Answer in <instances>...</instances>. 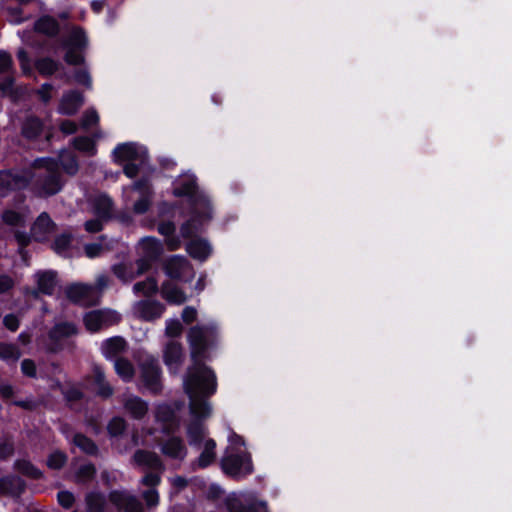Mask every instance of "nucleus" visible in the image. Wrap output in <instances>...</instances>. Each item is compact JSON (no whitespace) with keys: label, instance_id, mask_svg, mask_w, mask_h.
Wrapping results in <instances>:
<instances>
[{"label":"nucleus","instance_id":"nucleus-61","mask_svg":"<svg viewBox=\"0 0 512 512\" xmlns=\"http://www.w3.org/2000/svg\"><path fill=\"white\" fill-rule=\"evenodd\" d=\"M21 371L28 377H35L36 366L35 363L30 359H24L21 363Z\"/></svg>","mask_w":512,"mask_h":512},{"label":"nucleus","instance_id":"nucleus-11","mask_svg":"<svg viewBox=\"0 0 512 512\" xmlns=\"http://www.w3.org/2000/svg\"><path fill=\"white\" fill-rule=\"evenodd\" d=\"M35 288H26L25 294L38 298L40 294L51 296L58 286L57 273L53 270H39L33 275Z\"/></svg>","mask_w":512,"mask_h":512},{"label":"nucleus","instance_id":"nucleus-30","mask_svg":"<svg viewBox=\"0 0 512 512\" xmlns=\"http://www.w3.org/2000/svg\"><path fill=\"white\" fill-rule=\"evenodd\" d=\"M162 297L171 304H182L186 301L185 293L171 282H165L161 289Z\"/></svg>","mask_w":512,"mask_h":512},{"label":"nucleus","instance_id":"nucleus-51","mask_svg":"<svg viewBox=\"0 0 512 512\" xmlns=\"http://www.w3.org/2000/svg\"><path fill=\"white\" fill-rule=\"evenodd\" d=\"M141 496L148 508H154L159 504V493L156 488H148Z\"/></svg>","mask_w":512,"mask_h":512},{"label":"nucleus","instance_id":"nucleus-63","mask_svg":"<svg viewBox=\"0 0 512 512\" xmlns=\"http://www.w3.org/2000/svg\"><path fill=\"white\" fill-rule=\"evenodd\" d=\"M18 60L20 62L23 72L26 74L30 71L29 55L24 49H19L17 53Z\"/></svg>","mask_w":512,"mask_h":512},{"label":"nucleus","instance_id":"nucleus-46","mask_svg":"<svg viewBox=\"0 0 512 512\" xmlns=\"http://www.w3.org/2000/svg\"><path fill=\"white\" fill-rule=\"evenodd\" d=\"M59 64L50 58H42L36 62L40 74L50 76L58 70Z\"/></svg>","mask_w":512,"mask_h":512},{"label":"nucleus","instance_id":"nucleus-64","mask_svg":"<svg viewBox=\"0 0 512 512\" xmlns=\"http://www.w3.org/2000/svg\"><path fill=\"white\" fill-rule=\"evenodd\" d=\"M97 394L101 397L108 398L113 394L112 386L105 380L96 385Z\"/></svg>","mask_w":512,"mask_h":512},{"label":"nucleus","instance_id":"nucleus-22","mask_svg":"<svg viewBox=\"0 0 512 512\" xmlns=\"http://www.w3.org/2000/svg\"><path fill=\"white\" fill-rule=\"evenodd\" d=\"M133 462L144 471H164V465L157 454L145 450H137L133 456Z\"/></svg>","mask_w":512,"mask_h":512},{"label":"nucleus","instance_id":"nucleus-50","mask_svg":"<svg viewBox=\"0 0 512 512\" xmlns=\"http://www.w3.org/2000/svg\"><path fill=\"white\" fill-rule=\"evenodd\" d=\"M7 20L11 23L18 24L25 20L23 11L20 7H7L4 10Z\"/></svg>","mask_w":512,"mask_h":512},{"label":"nucleus","instance_id":"nucleus-32","mask_svg":"<svg viewBox=\"0 0 512 512\" xmlns=\"http://www.w3.org/2000/svg\"><path fill=\"white\" fill-rule=\"evenodd\" d=\"M158 232L167 238L166 243L170 250H176L180 247L179 239L173 236L175 232V225L173 222L167 221L160 223L158 225Z\"/></svg>","mask_w":512,"mask_h":512},{"label":"nucleus","instance_id":"nucleus-26","mask_svg":"<svg viewBox=\"0 0 512 512\" xmlns=\"http://www.w3.org/2000/svg\"><path fill=\"white\" fill-rule=\"evenodd\" d=\"M77 328L73 323L61 322L56 324L50 331L49 337L53 342V350L60 348V343L66 338L75 335Z\"/></svg>","mask_w":512,"mask_h":512},{"label":"nucleus","instance_id":"nucleus-2","mask_svg":"<svg viewBox=\"0 0 512 512\" xmlns=\"http://www.w3.org/2000/svg\"><path fill=\"white\" fill-rule=\"evenodd\" d=\"M34 168V173L0 171V195H5L10 190L23 189L33 179L34 190L39 196L54 195L61 190L63 181L58 161L51 158L36 159Z\"/></svg>","mask_w":512,"mask_h":512},{"label":"nucleus","instance_id":"nucleus-15","mask_svg":"<svg viewBox=\"0 0 512 512\" xmlns=\"http://www.w3.org/2000/svg\"><path fill=\"white\" fill-rule=\"evenodd\" d=\"M66 295L71 301L80 305H92L98 301L96 289L90 284H71L66 288Z\"/></svg>","mask_w":512,"mask_h":512},{"label":"nucleus","instance_id":"nucleus-56","mask_svg":"<svg viewBox=\"0 0 512 512\" xmlns=\"http://www.w3.org/2000/svg\"><path fill=\"white\" fill-rule=\"evenodd\" d=\"M166 334L170 337H175L181 334L182 325L178 319H170L166 321Z\"/></svg>","mask_w":512,"mask_h":512},{"label":"nucleus","instance_id":"nucleus-9","mask_svg":"<svg viewBox=\"0 0 512 512\" xmlns=\"http://www.w3.org/2000/svg\"><path fill=\"white\" fill-rule=\"evenodd\" d=\"M136 250L139 255V259L136 262L138 267L137 274L141 275L150 267L151 262L157 260L162 254L163 245L157 238L147 236L138 242Z\"/></svg>","mask_w":512,"mask_h":512},{"label":"nucleus","instance_id":"nucleus-25","mask_svg":"<svg viewBox=\"0 0 512 512\" xmlns=\"http://www.w3.org/2000/svg\"><path fill=\"white\" fill-rule=\"evenodd\" d=\"M54 223L47 213L38 216L31 228V235L36 241H45L54 231Z\"/></svg>","mask_w":512,"mask_h":512},{"label":"nucleus","instance_id":"nucleus-36","mask_svg":"<svg viewBox=\"0 0 512 512\" xmlns=\"http://www.w3.org/2000/svg\"><path fill=\"white\" fill-rule=\"evenodd\" d=\"M58 161L67 174L74 175L78 171V162L71 152L62 151L59 154Z\"/></svg>","mask_w":512,"mask_h":512},{"label":"nucleus","instance_id":"nucleus-27","mask_svg":"<svg viewBox=\"0 0 512 512\" xmlns=\"http://www.w3.org/2000/svg\"><path fill=\"white\" fill-rule=\"evenodd\" d=\"M83 96L81 93L77 91H70L63 95L58 111L61 114L72 115L77 112V110L83 104Z\"/></svg>","mask_w":512,"mask_h":512},{"label":"nucleus","instance_id":"nucleus-58","mask_svg":"<svg viewBox=\"0 0 512 512\" xmlns=\"http://www.w3.org/2000/svg\"><path fill=\"white\" fill-rule=\"evenodd\" d=\"M62 392L68 402L77 401L82 397V392L77 386L62 388Z\"/></svg>","mask_w":512,"mask_h":512},{"label":"nucleus","instance_id":"nucleus-45","mask_svg":"<svg viewBox=\"0 0 512 512\" xmlns=\"http://www.w3.org/2000/svg\"><path fill=\"white\" fill-rule=\"evenodd\" d=\"M70 243L71 235L61 234L55 239L53 243V249L57 254L67 257L69 256Z\"/></svg>","mask_w":512,"mask_h":512},{"label":"nucleus","instance_id":"nucleus-41","mask_svg":"<svg viewBox=\"0 0 512 512\" xmlns=\"http://www.w3.org/2000/svg\"><path fill=\"white\" fill-rule=\"evenodd\" d=\"M73 444L86 454L94 455L97 452L95 443L82 434H75L72 437Z\"/></svg>","mask_w":512,"mask_h":512},{"label":"nucleus","instance_id":"nucleus-10","mask_svg":"<svg viewBox=\"0 0 512 512\" xmlns=\"http://www.w3.org/2000/svg\"><path fill=\"white\" fill-rule=\"evenodd\" d=\"M229 512H267L266 503L259 502L250 493L231 494L225 500Z\"/></svg>","mask_w":512,"mask_h":512},{"label":"nucleus","instance_id":"nucleus-40","mask_svg":"<svg viewBox=\"0 0 512 512\" xmlns=\"http://www.w3.org/2000/svg\"><path fill=\"white\" fill-rule=\"evenodd\" d=\"M14 466L18 472L22 473L27 477L33 479H39L42 477V472L27 460H17Z\"/></svg>","mask_w":512,"mask_h":512},{"label":"nucleus","instance_id":"nucleus-62","mask_svg":"<svg viewBox=\"0 0 512 512\" xmlns=\"http://www.w3.org/2000/svg\"><path fill=\"white\" fill-rule=\"evenodd\" d=\"M15 238L20 246L19 253L22 255V258L25 259L24 247L29 243L30 237L25 232L17 231Z\"/></svg>","mask_w":512,"mask_h":512},{"label":"nucleus","instance_id":"nucleus-16","mask_svg":"<svg viewBox=\"0 0 512 512\" xmlns=\"http://www.w3.org/2000/svg\"><path fill=\"white\" fill-rule=\"evenodd\" d=\"M110 502L124 512H144V507L138 498L126 490H114L109 494Z\"/></svg>","mask_w":512,"mask_h":512},{"label":"nucleus","instance_id":"nucleus-28","mask_svg":"<svg viewBox=\"0 0 512 512\" xmlns=\"http://www.w3.org/2000/svg\"><path fill=\"white\" fill-rule=\"evenodd\" d=\"M25 484L20 477L5 476L0 478V496H19L24 490Z\"/></svg>","mask_w":512,"mask_h":512},{"label":"nucleus","instance_id":"nucleus-5","mask_svg":"<svg viewBox=\"0 0 512 512\" xmlns=\"http://www.w3.org/2000/svg\"><path fill=\"white\" fill-rule=\"evenodd\" d=\"M221 466L226 474L235 478H241L252 473L251 456L247 452L241 436L231 433L228 438V446L221 460Z\"/></svg>","mask_w":512,"mask_h":512},{"label":"nucleus","instance_id":"nucleus-21","mask_svg":"<svg viewBox=\"0 0 512 512\" xmlns=\"http://www.w3.org/2000/svg\"><path fill=\"white\" fill-rule=\"evenodd\" d=\"M125 412L134 419H142L148 412V403L139 396L125 394L122 398Z\"/></svg>","mask_w":512,"mask_h":512},{"label":"nucleus","instance_id":"nucleus-53","mask_svg":"<svg viewBox=\"0 0 512 512\" xmlns=\"http://www.w3.org/2000/svg\"><path fill=\"white\" fill-rule=\"evenodd\" d=\"M57 499L59 504L66 509L71 508L75 502L74 494L67 490L59 491L57 494Z\"/></svg>","mask_w":512,"mask_h":512},{"label":"nucleus","instance_id":"nucleus-24","mask_svg":"<svg viewBox=\"0 0 512 512\" xmlns=\"http://www.w3.org/2000/svg\"><path fill=\"white\" fill-rule=\"evenodd\" d=\"M183 361L182 346L175 342H169L164 350V362L171 373H177Z\"/></svg>","mask_w":512,"mask_h":512},{"label":"nucleus","instance_id":"nucleus-18","mask_svg":"<svg viewBox=\"0 0 512 512\" xmlns=\"http://www.w3.org/2000/svg\"><path fill=\"white\" fill-rule=\"evenodd\" d=\"M164 310V305L155 300H140L133 305L134 315L144 321L160 318Z\"/></svg>","mask_w":512,"mask_h":512},{"label":"nucleus","instance_id":"nucleus-14","mask_svg":"<svg viewBox=\"0 0 512 512\" xmlns=\"http://www.w3.org/2000/svg\"><path fill=\"white\" fill-rule=\"evenodd\" d=\"M164 270L168 277L183 282L190 281L194 276L193 268L184 256L175 255L167 259Z\"/></svg>","mask_w":512,"mask_h":512},{"label":"nucleus","instance_id":"nucleus-38","mask_svg":"<svg viewBox=\"0 0 512 512\" xmlns=\"http://www.w3.org/2000/svg\"><path fill=\"white\" fill-rule=\"evenodd\" d=\"M106 237L101 236L98 241L88 243L84 246L85 255L88 258H96L101 256L106 250H109L108 245L105 243Z\"/></svg>","mask_w":512,"mask_h":512},{"label":"nucleus","instance_id":"nucleus-47","mask_svg":"<svg viewBox=\"0 0 512 512\" xmlns=\"http://www.w3.org/2000/svg\"><path fill=\"white\" fill-rule=\"evenodd\" d=\"M164 471L148 470L141 478L140 484L148 488H156L161 483V475Z\"/></svg>","mask_w":512,"mask_h":512},{"label":"nucleus","instance_id":"nucleus-17","mask_svg":"<svg viewBox=\"0 0 512 512\" xmlns=\"http://www.w3.org/2000/svg\"><path fill=\"white\" fill-rule=\"evenodd\" d=\"M15 70L13 60L7 52L0 50V90L3 94H11L13 91Z\"/></svg>","mask_w":512,"mask_h":512},{"label":"nucleus","instance_id":"nucleus-7","mask_svg":"<svg viewBox=\"0 0 512 512\" xmlns=\"http://www.w3.org/2000/svg\"><path fill=\"white\" fill-rule=\"evenodd\" d=\"M133 194L137 195L136 201L132 204L135 214H144L151 206L153 189L146 178L135 181L131 186L123 188V199L126 205L133 200Z\"/></svg>","mask_w":512,"mask_h":512},{"label":"nucleus","instance_id":"nucleus-33","mask_svg":"<svg viewBox=\"0 0 512 512\" xmlns=\"http://www.w3.org/2000/svg\"><path fill=\"white\" fill-rule=\"evenodd\" d=\"M87 512H105L106 499L99 492H90L85 497Z\"/></svg>","mask_w":512,"mask_h":512},{"label":"nucleus","instance_id":"nucleus-39","mask_svg":"<svg viewBox=\"0 0 512 512\" xmlns=\"http://www.w3.org/2000/svg\"><path fill=\"white\" fill-rule=\"evenodd\" d=\"M42 130V122L36 117H28L22 127V133L26 138L32 139Z\"/></svg>","mask_w":512,"mask_h":512},{"label":"nucleus","instance_id":"nucleus-52","mask_svg":"<svg viewBox=\"0 0 512 512\" xmlns=\"http://www.w3.org/2000/svg\"><path fill=\"white\" fill-rule=\"evenodd\" d=\"M14 453V442L11 438L6 437L0 441V460H6Z\"/></svg>","mask_w":512,"mask_h":512},{"label":"nucleus","instance_id":"nucleus-54","mask_svg":"<svg viewBox=\"0 0 512 512\" xmlns=\"http://www.w3.org/2000/svg\"><path fill=\"white\" fill-rule=\"evenodd\" d=\"M99 121L98 113L94 109L87 110L81 120L83 128L88 129Z\"/></svg>","mask_w":512,"mask_h":512},{"label":"nucleus","instance_id":"nucleus-8","mask_svg":"<svg viewBox=\"0 0 512 512\" xmlns=\"http://www.w3.org/2000/svg\"><path fill=\"white\" fill-rule=\"evenodd\" d=\"M140 380L151 393L157 394L162 390L161 369L158 360L151 355H144L139 360Z\"/></svg>","mask_w":512,"mask_h":512},{"label":"nucleus","instance_id":"nucleus-60","mask_svg":"<svg viewBox=\"0 0 512 512\" xmlns=\"http://www.w3.org/2000/svg\"><path fill=\"white\" fill-rule=\"evenodd\" d=\"M105 219H101L97 217L96 219H91L85 222V230L89 233H96L103 229V223Z\"/></svg>","mask_w":512,"mask_h":512},{"label":"nucleus","instance_id":"nucleus-48","mask_svg":"<svg viewBox=\"0 0 512 512\" xmlns=\"http://www.w3.org/2000/svg\"><path fill=\"white\" fill-rule=\"evenodd\" d=\"M67 461V456L61 451L52 452L47 459V466L51 469L58 470L62 468Z\"/></svg>","mask_w":512,"mask_h":512},{"label":"nucleus","instance_id":"nucleus-44","mask_svg":"<svg viewBox=\"0 0 512 512\" xmlns=\"http://www.w3.org/2000/svg\"><path fill=\"white\" fill-rule=\"evenodd\" d=\"M113 274L124 283L132 281L138 274H134L131 267L126 264H115L112 266Z\"/></svg>","mask_w":512,"mask_h":512},{"label":"nucleus","instance_id":"nucleus-34","mask_svg":"<svg viewBox=\"0 0 512 512\" xmlns=\"http://www.w3.org/2000/svg\"><path fill=\"white\" fill-rule=\"evenodd\" d=\"M21 352L15 344L0 343V359L7 363H15L19 360Z\"/></svg>","mask_w":512,"mask_h":512},{"label":"nucleus","instance_id":"nucleus-59","mask_svg":"<svg viewBox=\"0 0 512 512\" xmlns=\"http://www.w3.org/2000/svg\"><path fill=\"white\" fill-rule=\"evenodd\" d=\"M109 277L106 274H99L95 279V285L93 287L96 289V297L99 299L100 293L108 287L109 285Z\"/></svg>","mask_w":512,"mask_h":512},{"label":"nucleus","instance_id":"nucleus-6","mask_svg":"<svg viewBox=\"0 0 512 512\" xmlns=\"http://www.w3.org/2000/svg\"><path fill=\"white\" fill-rule=\"evenodd\" d=\"M113 157L115 161L124 164L123 172L129 178L135 177L148 161L147 149L133 142L116 146Z\"/></svg>","mask_w":512,"mask_h":512},{"label":"nucleus","instance_id":"nucleus-55","mask_svg":"<svg viewBox=\"0 0 512 512\" xmlns=\"http://www.w3.org/2000/svg\"><path fill=\"white\" fill-rule=\"evenodd\" d=\"M74 81L80 85H84L87 88H91L92 80L89 72L81 68L74 73Z\"/></svg>","mask_w":512,"mask_h":512},{"label":"nucleus","instance_id":"nucleus-3","mask_svg":"<svg viewBox=\"0 0 512 512\" xmlns=\"http://www.w3.org/2000/svg\"><path fill=\"white\" fill-rule=\"evenodd\" d=\"M175 196H186L190 205V218L181 227L184 238L193 237L201 232L203 227L212 219V207L208 196L199 191L196 177L193 174H182L174 182Z\"/></svg>","mask_w":512,"mask_h":512},{"label":"nucleus","instance_id":"nucleus-31","mask_svg":"<svg viewBox=\"0 0 512 512\" xmlns=\"http://www.w3.org/2000/svg\"><path fill=\"white\" fill-rule=\"evenodd\" d=\"M114 369L116 374L124 381L131 382L135 375V368L131 361L126 358L116 359Z\"/></svg>","mask_w":512,"mask_h":512},{"label":"nucleus","instance_id":"nucleus-35","mask_svg":"<svg viewBox=\"0 0 512 512\" xmlns=\"http://www.w3.org/2000/svg\"><path fill=\"white\" fill-rule=\"evenodd\" d=\"M60 26L53 16L44 15L35 22L34 32H58Z\"/></svg>","mask_w":512,"mask_h":512},{"label":"nucleus","instance_id":"nucleus-42","mask_svg":"<svg viewBox=\"0 0 512 512\" xmlns=\"http://www.w3.org/2000/svg\"><path fill=\"white\" fill-rule=\"evenodd\" d=\"M96 473V469L91 463H84L79 466L75 473V480L77 483H87L91 481Z\"/></svg>","mask_w":512,"mask_h":512},{"label":"nucleus","instance_id":"nucleus-19","mask_svg":"<svg viewBox=\"0 0 512 512\" xmlns=\"http://www.w3.org/2000/svg\"><path fill=\"white\" fill-rule=\"evenodd\" d=\"M89 205L93 214L101 219H110L113 215L114 205L112 199L104 193H96L89 198Z\"/></svg>","mask_w":512,"mask_h":512},{"label":"nucleus","instance_id":"nucleus-20","mask_svg":"<svg viewBox=\"0 0 512 512\" xmlns=\"http://www.w3.org/2000/svg\"><path fill=\"white\" fill-rule=\"evenodd\" d=\"M160 450L166 457L182 461L187 455V448L180 437L170 436L160 444Z\"/></svg>","mask_w":512,"mask_h":512},{"label":"nucleus","instance_id":"nucleus-12","mask_svg":"<svg viewBox=\"0 0 512 512\" xmlns=\"http://www.w3.org/2000/svg\"><path fill=\"white\" fill-rule=\"evenodd\" d=\"M84 324L88 331L97 332L120 321V315L114 310H92L84 315Z\"/></svg>","mask_w":512,"mask_h":512},{"label":"nucleus","instance_id":"nucleus-23","mask_svg":"<svg viewBox=\"0 0 512 512\" xmlns=\"http://www.w3.org/2000/svg\"><path fill=\"white\" fill-rule=\"evenodd\" d=\"M128 345L124 338L116 336L105 340L101 345L104 357L110 361L122 358L127 351Z\"/></svg>","mask_w":512,"mask_h":512},{"label":"nucleus","instance_id":"nucleus-57","mask_svg":"<svg viewBox=\"0 0 512 512\" xmlns=\"http://www.w3.org/2000/svg\"><path fill=\"white\" fill-rule=\"evenodd\" d=\"M3 221L9 225H21L23 223V216L15 211H5L2 215Z\"/></svg>","mask_w":512,"mask_h":512},{"label":"nucleus","instance_id":"nucleus-13","mask_svg":"<svg viewBox=\"0 0 512 512\" xmlns=\"http://www.w3.org/2000/svg\"><path fill=\"white\" fill-rule=\"evenodd\" d=\"M183 404L174 405L160 404L156 407L155 418L162 425L163 431L174 432L180 426L179 412Z\"/></svg>","mask_w":512,"mask_h":512},{"label":"nucleus","instance_id":"nucleus-4","mask_svg":"<svg viewBox=\"0 0 512 512\" xmlns=\"http://www.w3.org/2000/svg\"><path fill=\"white\" fill-rule=\"evenodd\" d=\"M43 51H54L63 49L65 59L69 64H80L83 62V50L87 45L85 34H37Z\"/></svg>","mask_w":512,"mask_h":512},{"label":"nucleus","instance_id":"nucleus-29","mask_svg":"<svg viewBox=\"0 0 512 512\" xmlns=\"http://www.w3.org/2000/svg\"><path fill=\"white\" fill-rule=\"evenodd\" d=\"M186 250L191 257L199 261H205L212 253V248L207 240L193 239L187 243Z\"/></svg>","mask_w":512,"mask_h":512},{"label":"nucleus","instance_id":"nucleus-1","mask_svg":"<svg viewBox=\"0 0 512 512\" xmlns=\"http://www.w3.org/2000/svg\"><path fill=\"white\" fill-rule=\"evenodd\" d=\"M218 329L215 322L198 324L188 333L193 364L188 368L183 379L184 391L189 398L190 421L187 425V436L191 446H200L203 450L196 461L200 468L208 467L216 457V443L206 438L203 421L210 417L212 407L208 399L217 391L215 372L203 361L210 359V352L216 346Z\"/></svg>","mask_w":512,"mask_h":512},{"label":"nucleus","instance_id":"nucleus-49","mask_svg":"<svg viewBox=\"0 0 512 512\" xmlns=\"http://www.w3.org/2000/svg\"><path fill=\"white\" fill-rule=\"evenodd\" d=\"M108 432L112 437L121 435L126 428V421L121 417H114L108 424Z\"/></svg>","mask_w":512,"mask_h":512},{"label":"nucleus","instance_id":"nucleus-37","mask_svg":"<svg viewBox=\"0 0 512 512\" xmlns=\"http://www.w3.org/2000/svg\"><path fill=\"white\" fill-rule=\"evenodd\" d=\"M158 290V283L155 278L148 277L144 281L137 282L133 286V292L138 294H143L145 296L152 295L156 293Z\"/></svg>","mask_w":512,"mask_h":512},{"label":"nucleus","instance_id":"nucleus-43","mask_svg":"<svg viewBox=\"0 0 512 512\" xmlns=\"http://www.w3.org/2000/svg\"><path fill=\"white\" fill-rule=\"evenodd\" d=\"M73 145L77 150L82 151L87 155H94L96 153L95 143L90 137H76L73 139Z\"/></svg>","mask_w":512,"mask_h":512}]
</instances>
